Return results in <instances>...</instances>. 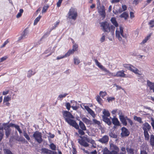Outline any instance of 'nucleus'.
<instances>
[{
	"instance_id": "nucleus-64",
	"label": "nucleus",
	"mask_w": 154,
	"mask_h": 154,
	"mask_svg": "<svg viewBox=\"0 0 154 154\" xmlns=\"http://www.w3.org/2000/svg\"><path fill=\"white\" fill-rule=\"evenodd\" d=\"M118 113V115H119V117H120V116H123V113L122 111L121 110H118L117 112Z\"/></svg>"
},
{
	"instance_id": "nucleus-6",
	"label": "nucleus",
	"mask_w": 154,
	"mask_h": 154,
	"mask_svg": "<svg viewBox=\"0 0 154 154\" xmlns=\"http://www.w3.org/2000/svg\"><path fill=\"white\" fill-rule=\"evenodd\" d=\"M97 8L98 12L101 17L104 18L106 17V9L103 5H101L100 0H97Z\"/></svg>"
},
{
	"instance_id": "nucleus-28",
	"label": "nucleus",
	"mask_w": 154,
	"mask_h": 154,
	"mask_svg": "<svg viewBox=\"0 0 154 154\" xmlns=\"http://www.w3.org/2000/svg\"><path fill=\"white\" fill-rule=\"evenodd\" d=\"M147 85L149 87L150 89L154 87V83L152 82L149 80L147 81Z\"/></svg>"
},
{
	"instance_id": "nucleus-52",
	"label": "nucleus",
	"mask_w": 154,
	"mask_h": 154,
	"mask_svg": "<svg viewBox=\"0 0 154 154\" xmlns=\"http://www.w3.org/2000/svg\"><path fill=\"white\" fill-rule=\"evenodd\" d=\"M16 140L19 141L23 142L25 141V139L23 137H17L16 139Z\"/></svg>"
},
{
	"instance_id": "nucleus-1",
	"label": "nucleus",
	"mask_w": 154,
	"mask_h": 154,
	"mask_svg": "<svg viewBox=\"0 0 154 154\" xmlns=\"http://www.w3.org/2000/svg\"><path fill=\"white\" fill-rule=\"evenodd\" d=\"M63 114L66 121L68 124L76 129H79V126L78 124L75 120L70 119H73L74 117L69 112L64 111L63 112Z\"/></svg>"
},
{
	"instance_id": "nucleus-32",
	"label": "nucleus",
	"mask_w": 154,
	"mask_h": 154,
	"mask_svg": "<svg viewBox=\"0 0 154 154\" xmlns=\"http://www.w3.org/2000/svg\"><path fill=\"white\" fill-rule=\"evenodd\" d=\"M134 120L137 121L140 123H143V122L142 121L141 118L140 117L134 116Z\"/></svg>"
},
{
	"instance_id": "nucleus-49",
	"label": "nucleus",
	"mask_w": 154,
	"mask_h": 154,
	"mask_svg": "<svg viewBox=\"0 0 154 154\" xmlns=\"http://www.w3.org/2000/svg\"><path fill=\"white\" fill-rule=\"evenodd\" d=\"M150 27L152 28L154 26V20H151L149 23Z\"/></svg>"
},
{
	"instance_id": "nucleus-47",
	"label": "nucleus",
	"mask_w": 154,
	"mask_h": 154,
	"mask_svg": "<svg viewBox=\"0 0 154 154\" xmlns=\"http://www.w3.org/2000/svg\"><path fill=\"white\" fill-rule=\"evenodd\" d=\"M105 39V35L104 34H103L102 35V36L100 38V41L101 42H103Z\"/></svg>"
},
{
	"instance_id": "nucleus-53",
	"label": "nucleus",
	"mask_w": 154,
	"mask_h": 154,
	"mask_svg": "<svg viewBox=\"0 0 154 154\" xmlns=\"http://www.w3.org/2000/svg\"><path fill=\"white\" fill-rule=\"evenodd\" d=\"M66 109L68 110H69L70 108L71 107V105L70 103H66V104L65 105Z\"/></svg>"
},
{
	"instance_id": "nucleus-29",
	"label": "nucleus",
	"mask_w": 154,
	"mask_h": 154,
	"mask_svg": "<svg viewBox=\"0 0 154 154\" xmlns=\"http://www.w3.org/2000/svg\"><path fill=\"white\" fill-rule=\"evenodd\" d=\"M35 73V72H33L32 70H29L27 72V76L29 78L32 75H34Z\"/></svg>"
},
{
	"instance_id": "nucleus-16",
	"label": "nucleus",
	"mask_w": 154,
	"mask_h": 154,
	"mask_svg": "<svg viewBox=\"0 0 154 154\" xmlns=\"http://www.w3.org/2000/svg\"><path fill=\"white\" fill-rule=\"evenodd\" d=\"M119 119L123 125L126 126L127 125L126 121L128 120V118L127 116H120Z\"/></svg>"
},
{
	"instance_id": "nucleus-45",
	"label": "nucleus",
	"mask_w": 154,
	"mask_h": 154,
	"mask_svg": "<svg viewBox=\"0 0 154 154\" xmlns=\"http://www.w3.org/2000/svg\"><path fill=\"white\" fill-rule=\"evenodd\" d=\"M4 151L5 154H13L11 151L7 149H4Z\"/></svg>"
},
{
	"instance_id": "nucleus-25",
	"label": "nucleus",
	"mask_w": 154,
	"mask_h": 154,
	"mask_svg": "<svg viewBox=\"0 0 154 154\" xmlns=\"http://www.w3.org/2000/svg\"><path fill=\"white\" fill-rule=\"evenodd\" d=\"M140 154H148L146 151V148L143 146H142L140 148Z\"/></svg>"
},
{
	"instance_id": "nucleus-37",
	"label": "nucleus",
	"mask_w": 154,
	"mask_h": 154,
	"mask_svg": "<svg viewBox=\"0 0 154 154\" xmlns=\"http://www.w3.org/2000/svg\"><path fill=\"white\" fill-rule=\"evenodd\" d=\"M23 12V10L22 9H20L19 10V12L16 15V17L17 18H19L21 17L22 15V14Z\"/></svg>"
},
{
	"instance_id": "nucleus-13",
	"label": "nucleus",
	"mask_w": 154,
	"mask_h": 154,
	"mask_svg": "<svg viewBox=\"0 0 154 154\" xmlns=\"http://www.w3.org/2000/svg\"><path fill=\"white\" fill-rule=\"evenodd\" d=\"M122 132L121 134L122 137H126L129 134V132L128 130L125 128L123 127L121 129Z\"/></svg>"
},
{
	"instance_id": "nucleus-24",
	"label": "nucleus",
	"mask_w": 154,
	"mask_h": 154,
	"mask_svg": "<svg viewBox=\"0 0 154 154\" xmlns=\"http://www.w3.org/2000/svg\"><path fill=\"white\" fill-rule=\"evenodd\" d=\"M111 21L112 24L115 26V27L118 26L119 24L116 21V18L115 17H112L111 19Z\"/></svg>"
},
{
	"instance_id": "nucleus-23",
	"label": "nucleus",
	"mask_w": 154,
	"mask_h": 154,
	"mask_svg": "<svg viewBox=\"0 0 154 154\" xmlns=\"http://www.w3.org/2000/svg\"><path fill=\"white\" fill-rule=\"evenodd\" d=\"M102 119L108 125H110L112 123L110 119L107 118V117H104L103 118H102Z\"/></svg>"
},
{
	"instance_id": "nucleus-61",
	"label": "nucleus",
	"mask_w": 154,
	"mask_h": 154,
	"mask_svg": "<svg viewBox=\"0 0 154 154\" xmlns=\"http://www.w3.org/2000/svg\"><path fill=\"white\" fill-rule=\"evenodd\" d=\"M115 100V98L114 97H108L107 98V100L109 102L110 101H112Z\"/></svg>"
},
{
	"instance_id": "nucleus-30",
	"label": "nucleus",
	"mask_w": 154,
	"mask_h": 154,
	"mask_svg": "<svg viewBox=\"0 0 154 154\" xmlns=\"http://www.w3.org/2000/svg\"><path fill=\"white\" fill-rule=\"evenodd\" d=\"M144 134L145 137V139L146 140H149V135L148 133V131H144Z\"/></svg>"
},
{
	"instance_id": "nucleus-41",
	"label": "nucleus",
	"mask_w": 154,
	"mask_h": 154,
	"mask_svg": "<svg viewBox=\"0 0 154 154\" xmlns=\"http://www.w3.org/2000/svg\"><path fill=\"white\" fill-rule=\"evenodd\" d=\"M49 7V6L48 5H45L43 8L42 10V13H45L46 12L47 10L48 9Z\"/></svg>"
},
{
	"instance_id": "nucleus-46",
	"label": "nucleus",
	"mask_w": 154,
	"mask_h": 154,
	"mask_svg": "<svg viewBox=\"0 0 154 154\" xmlns=\"http://www.w3.org/2000/svg\"><path fill=\"white\" fill-rule=\"evenodd\" d=\"M23 135L24 137L29 141L30 140V138L25 131H23Z\"/></svg>"
},
{
	"instance_id": "nucleus-56",
	"label": "nucleus",
	"mask_w": 154,
	"mask_h": 154,
	"mask_svg": "<svg viewBox=\"0 0 154 154\" xmlns=\"http://www.w3.org/2000/svg\"><path fill=\"white\" fill-rule=\"evenodd\" d=\"M114 86H116V90L120 89H122V90H124V89L122 88L121 86H119L116 84H114Z\"/></svg>"
},
{
	"instance_id": "nucleus-8",
	"label": "nucleus",
	"mask_w": 154,
	"mask_h": 154,
	"mask_svg": "<svg viewBox=\"0 0 154 154\" xmlns=\"http://www.w3.org/2000/svg\"><path fill=\"white\" fill-rule=\"evenodd\" d=\"M94 61L96 65L102 71L105 73V75H108L110 77H112V76L113 73L111 72L108 70L104 66L102 65L97 60H94Z\"/></svg>"
},
{
	"instance_id": "nucleus-7",
	"label": "nucleus",
	"mask_w": 154,
	"mask_h": 154,
	"mask_svg": "<svg viewBox=\"0 0 154 154\" xmlns=\"http://www.w3.org/2000/svg\"><path fill=\"white\" fill-rule=\"evenodd\" d=\"M123 66L125 68L128 69L136 75H142V73L140 71L131 65L124 64L123 65Z\"/></svg>"
},
{
	"instance_id": "nucleus-33",
	"label": "nucleus",
	"mask_w": 154,
	"mask_h": 154,
	"mask_svg": "<svg viewBox=\"0 0 154 154\" xmlns=\"http://www.w3.org/2000/svg\"><path fill=\"white\" fill-rule=\"evenodd\" d=\"M73 60L74 63L75 65H78L80 63V60L78 57H74L73 59Z\"/></svg>"
},
{
	"instance_id": "nucleus-11",
	"label": "nucleus",
	"mask_w": 154,
	"mask_h": 154,
	"mask_svg": "<svg viewBox=\"0 0 154 154\" xmlns=\"http://www.w3.org/2000/svg\"><path fill=\"white\" fill-rule=\"evenodd\" d=\"M125 71L123 70L119 71L116 73H113L112 76H116L117 77L126 78L127 77L124 73Z\"/></svg>"
},
{
	"instance_id": "nucleus-42",
	"label": "nucleus",
	"mask_w": 154,
	"mask_h": 154,
	"mask_svg": "<svg viewBox=\"0 0 154 154\" xmlns=\"http://www.w3.org/2000/svg\"><path fill=\"white\" fill-rule=\"evenodd\" d=\"M42 16H41L39 15L38 17H37L35 20L34 25H35L37 24L38 22L39 21L40 18H41Z\"/></svg>"
},
{
	"instance_id": "nucleus-36",
	"label": "nucleus",
	"mask_w": 154,
	"mask_h": 154,
	"mask_svg": "<svg viewBox=\"0 0 154 154\" xmlns=\"http://www.w3.org/2000/svg\"><path fill=\"white\" fill-rule=\"evenodd\" d=\"M82 120L87 124H88L90 123V120L85 117L82 118Z\"/></svg>"
},
{
	"instance_id": "nucleus-3",
	"label": "nucleus",
	"mask_w": 154,
	"mask_h": 154,
	"mask_svg": "<svg viewBox=\"0 0 154 154\" xmlns=\"http://www.w3.org/2000/svg\"><path fill=\"white\" fill-rule=\"evenodd\" d=\"M123 27L121 26H120L119 27H116V38L119 41L122 40V37L125 38L127 37L126 34L123 32Z\"/></svg>"
},
{
	"instance_id": "nucleus-27",
	"label": "nucleus",
	"mask_w": 154,
	"mask_h": 154,
	"mask_svg": "<svg viewBox=\"0 0 154 154\" xmlns=\"http://www.w3.org/2000/svg\"><path fill=\"white\" fill-rule=\"evenodd\" d=\"M120 17L124 18L125 20H126L128 17V15L126 12H124L120 16Z\"/></svg>"
},
{
	"instance_id": "nucleus-62",
	"label": "nucleus",
	"mask_w": 154,
	"mask_h": 154,
	"mask_svg": "<svg viewBox=\"0 0 154 154\" xmlns=\"http://www.w3.org/2000/svg\"><path fill=\"white\" fill-rule=\"evenodd\" d=\"M122 10L121 11H119L120 12H122V11H125L127 9V7L125 5H123L122 6Z\"/></svg>"
},
{
	"instance_id": "nucleus-14",
	"label": "nucleus",
	"mask_w": 154,
	"mask_h": 154,
	"mask_svg": "<svg viewBox=\"0 0 154 154\" xmlns=\"http://www.w3.org/2000/svg\"><path fill=\"white\" fill-rule=\"evenodd\" d=\"M109 140V137L107 135H104L98 140V141L102 143H106Z\"/></svg>"
},
{
	"instance_id": "nucleus-51",
	"label": "nucleus",
	"mask_w": 154,
	"mask_h": 154,
	"mask_svg": "<svg viewBox=\"0 0 154 154\" xmlns=\"http://www.w3.org/2000/svg\"><path fill=\"white\" fill-rule=\"evenodd\" d=\"M109 136L111 137H112L114 138H116L117 137V135L113 133L112 132L110 133L109 134Z\"/></svg>"
},
{
	"instance_id": "nucleus-34",
	"label": "nucleus",
	"mask_w": 154,
	"mask_h": 154,
	"mask_svg": "<svg viewBox=\"0 0 154 154\" xmlns=\"http://www.w3.org/2000/svg\"><path fill=\"white\" fill-rule=\"evenodd\" d=\"M72 43H73V44L72 46V50H73L74 52L78 50V46L76 44L74 43V42L73 41Z\"/></svg>"
},
{
	"instance_id": "nucleus-5",
	"label": "nucleus",
	"mask_w": 154,
	"mask_h": 154,
	"mask_svg": "<svg viewBox=\"0 0 154 154\" xmlns=\"http://www.w3.org/2000/svg\"><path fill=\"white\" fill-rule=\"evenodd\" d=\"M78 17L77 9L73 7H71L69 10L67 14V18L70 19L75 20Z\"/></svg>"
},
{
	"instance_id": "nucleus-18",
	"label": "nucleus",
	"mask_w": 154,
	"mask_h": 154,
	"mask_svg": "<svg viewBox=\"0 0 154 154\" xmlns=\"http://www.w3.org/2000/svg\"><path fill=\"white\" fill-rule=\"evenodd\" d=\"M103 115L102 116V117H108L109 116L110 113L108 110L105 109H103Z\"/></svg>"
},
{
	"instance_id": "nucleus-9",
	"label": "nucleus",
	"mask_w": 154,
	"mask_h": 154,
	"mask_svg": "<svg viewBox=\"0 0 154 154\" xmlns=\"http://www.w3.org/2000/svg\"><path fill=\"white\" fill-rule=\"evenodd\" d=\"M33 137L35 140L39 143H40L42 141V134L38 131H36L34 132Z\"/></svg>"
},
{
	"instance_id": "nucleus-38",
	"label": "nucleus",
	"mask_w": 154,
	"mask_h": 154,
	"mask_svg": "<svg viewBox=\"0 0 154 154\" xmlns=\"http://www.w3.org/2000/svg\"><path fill=\"white\" fill-rule=\"evenodd\" d=\"M103 154H113L112 152L110 151L107 148H105L103 152Z\"/></svg>"
},
{
	"instance_id": "nucleus-39",
	"label": "nucleus",
	"mask_w": 154,
	"mask_h": 154,
	"mask_svg": "<svg viewBox=\"0 0 154 154\" xmlns=\"http://www.w3.org/2000/svg\"><path fill=\"white\" fill-rule=\"evenodd\" d=\"M49 146L50 148L53 150H55L56 149V146L53 143H51L49 145Z\"/></svg>"
},
{
	"instance_id": "nucleus-44",
	"label": "nucleus",
	"mask_w": 154,
	"mask_h": 154,
	"mask_svg": "<svg viewBox=\"0 0 154 154\" xmlns=\"http://www.w3.org/2000/svg\"><path fill=\"white\" fill-rule=\"evenodd\" d=\"M126 152L125 147H122L121 148V152L119 154H126Z\"/></svg>"
},
{
	"instance_id": "nucleus-40",
	"label": "nucleus",
	"mask_w": 154,
	"mask_h": 154,
	"mask_svg": "<svg viewBox=\"0 0 154 154\" xmlns=\"http://www.w3.org/2000/svg\"><path fill=\"white\" fill-rule=\"evenodd\" d=\"M10 126L11 127H14L15 128H16L18 131H19V130H20V129L19 126L17 125H16L14 124H13L12 123H10Z\"/></svg>"
},
{
	"instance_id": "nucleus-26",
	"label": "nucleus",
	"mask_w": 154,
	"mask_h": 154,
	"mask_svg": "<svg viewBox=\"0 0 154 154\" xmlns=\"http://www.w3.org/2000/svg\"><path fill=\"white\" fill-rule=\"evenodd\" d=\"M150 143L151 145L152 146H154V136L152 134L150 135Z\"/></svg>"
},
{
	"instance_id": "nucleus-55",
	"label": "nucleus",
	"mask_w": 154,
	"mask_h": 154,
	"mask_svg": "<svg viewBox=\"0 0 154 154\" xmlns=\"http://www.w3.org/2000/svg\"><path fill=\"white\" fill-rule=\"evenodd\" d=\"M8 58L7 56H5L0 58V63L2 62L4 60H6Z\"/></svg>"
},
{
	"instance_id": "nucleus-2",
	"label": "nucleus",
	"mask_w": 154,
	"mask_h": 154,
	"mask_svg": "<svg viewBox=\"0 0 154 154\" xmlns=\"http://www.w3.org/2000/svg\"><path fill=\"white\" fill-rule=\"evenodd\" d=\"M80 139H78V143L82 146L84 147H88L89 146V144L87 142L90 143L92 145V146L96 148V144L95 141L93 139L88 138L87 136L83 137L79 136Z\"/></svg>"
},
{
	"instance_id": "nucleus-19",
	"label": "nucleus",
	"mask_w": 154,
	"mask_h": 154,
	"mask_svg": "<svg viewBox=\"0 0 154 154\" xmlns=\"http://www.w3.org/2000/svg\"><path fill=\"white\" fill-rule=\"evenodd\" d=\"M112 123L113 124L116 126H119L120 125V122L118 119L115 116L112 119Z\"/></svg>"
},
{
	"instance_id": "nucleus-48",
	"label": "nucleus",
	"mask_w": 154,
	"mask_h": 154,
	"mask_svg": "<svg viewBox=\"0 0 154 154\" xmlns=\"http://www.w3.org/2000/svg\"><path fill=\"white\" fill-rule=\"evenodd\" d=\"M100 94L101 97L102 98H103L106 95L107 93L106 92L100 91Z\"/></svg>"
},
{
	"instance_id": "nucleus-58",
	"label": "nucleus",
	"mask_w": 154,
	"mask_h": 154,
	"mask_svg": "<svg viewBox=\"0 0 154 154\" xmlns=\"http://www.w3.org/2000/svg\"><path fill=\"white\" fill-rule=\"evenodd\" d=\"M96 100L100 104L101 103L102 100L100 97L98 96L96 98Z\"/></svg>"
},
{
	"instance_id": "nucleus-31",
	"label": "nucleus",
	"mask_w": 154,
	"mask_h": 154,
	"mask_svg": "<svg viewBox=\"0 0 154 154\" xmlns=\"http://www.w3.org/2000/svg\"><path fill=\"white\" fill-rule=\"evenodd\" d=\"M41 151L42 154H48L49 150L46 148H42Z\"/></svg>"
},
{
	"instance_id": "nucleus-22",
	"label": "nucleus",
	"mask_w": 154,
	"mask_h": 154,
	"mask_svg": "<svg viewBox=\"0 0 154 154\" xmlns=\"http://www.w3.org/2000/svg\"><path fill=\"white\" fill-rule=\"evenodd\" d=\"M127 151L128 153L131 154H135V151L134 149L131 147H127L126 148Z\"/></svg>"
},
{
	"instance_id": "nucleus-59",
	"label": "nucleus",
	"mask_w": 154,
	"mask_h": 154,
	"mask_svg": "<svg viewBox=\"0 0 154 154\" xmlns=\"http://www.w3.org/2000/svg\"><path fill=\"white\" fill-rule=\"evenodd\" d=\"M93 121L95 124H96L98 125H99L100 124V122L99 121H98L95 119H93Z\"/></svg>"
},
{
	"instance_id": "nucleus-35",
	"label": "nucleus",
	"mask_w": 154,
	"mask_h": 154,
	"mask_svg": "<svg viewBox=\"0 0 154 154\" xmlns=\"http://www.w3.org/2000/svg\"><path fill=\"white\" fill-rule=\"evenodd\" d=\"M11 100V97L8 96L5 97L3 100V103H5L10 101Z\"/></svg>"
},
{
	"instance_id": "nucleus-10",
	"label": "nucleus",
	"mask_w": 154,
	"mask_h": 154,
	"mask_svg": "<svg viewBox=\"0 0 154 154\" xmlns=\"http://www.w3.org/2000/svg\"><path fill=\"white\" fill-rule=\"evenodd\" d=\"M109 143L110 149L111 150L113 154H119V148L113 143Z\"/></svg>"
},
{
	"instance_id": "nucleus-43",
	"label": "nucleus",
	"mask_w": 154,
	"mask_h": 154,
	"mask_svg": "<svg viewBox=\"0 0 154 154\" xmlns=\"http://www.w3.org/2000/svg\"><path fill=\"white\" fill-rule=\"evenodd\" d=\"M67 95V94L66 93H64L63 94H60L58 97V99H61L66 97V96Z\"/></svg>"
},
{
	"instance_id": "nucleus-57",
	"label": "nucleus",
	"mask_w": 154,
	"mask_h": 154,
	"mask_svg": "<svg viewBox=\"0 0 154 154\" xmlns=\"http://www.w3.org/2000/svg\"><path fill=\"white\" fill-rule=\"evenodd\" d=\"M27 35V33L26 32V31H23V33L21 35L24 38L26 37V36Z\"/></svg>"
},
{
	"instance_id": "nucleus-63",
	"label": "nucleus",
	"mask_w": 154,
	"mask_h": 154,
	"mask_svg": "<svg viewBox=\"0 0 154 154\" xmlns=\"http://www.w3.org/2000/svg\"><path fill=\"white\" fill-rule=\"evenodd\" d=\"M63 0H58L57 4V6L59 7L60 6Z\"/></svg>"
},
{
	"instance_id": "nucleus-21",
	"label": "nucleus",
	"mask_w": 154,
	"mask_h": 154,
	"mask_svg": "<svg viewBox=\"0 0 154 154\" xmlns=\"http://www.w3.org/2000/svg\"><path fill=\"white\" fill-rule=\"evenodd\" d=\"M79 121V125L81 128L82 130L85 131L86 130V128L84 124L80 120H78Z\"/></svg>"
},
{
	"instance_id": "nucleus-15",
	"label": "nucleus",
	"mask_w": 154,
	"mask_h": 154,
	"mask_svg": "<svg viewBox=\"0 0 154 154\" xmlns=\"http://www.w3.org/2000/svg\"><path fill=\"white\" fill-rule=\"evenodd\" d=\"M84 108L86 109L88 112L93 118L95 117V114L94 112L88 106L83 105Z\"/></svg>"
},
{
	"instance_id": "nucleus-4",
	"label": "nucleus",
	"mask_w": 154,
	"mask_h": 154,
	"mask_svg": "<svg viewBox=\"0 0 154 154\" xmlns=\"http://www.w3.org/2000/svg\"><path fill=\"white\" fill-rule=\"evenodd\" d=\"M100 26L104 32H111L112 34H114L115 27L113 26H109V23L106 22L101 23Z\"/></svg>"
},
{
	"instance_id": "nucleus-20",
	"label": "nucleus",
	"mask_w": 154,
	"mask_h": 154,
	"mask_svg": "<svg viewBox=\"0 0 154 154\" xmlns=\"http://www.w3.org/2000/svg\"><path fill=\"white\" fill-rule=\"evenodd\" d=\"M151 128L150 126L147 123L144 124L143 129L144 131H148Z\"/></svg>"
},
{
	"instance_id": "nucleus-50",
	"label": "nucleus",
	"mask_w": 154,
	"mask_h": 154,
	"mask_svg": "<svg viewBox=\"0 0 154 154\" xmlns=\"http://www.w3.org/2000/svg\"><path fill=\"white\" fill-rule=\"evenodd\" d=\"M70 104L71 106H75L77 105V103L74 100H72L70 101Z\"/></svg>"
},
{
	"instance_id": "nucleus-12",
	"label": "nucleus",
	"mask_w": 154,
	"mask_h": 154,
	"mask_svg": "<svg viewBox=\"0 0 154 154\" xmlns=\"http://www.w3.org/2000/svg\"><path fill=\"white\" fill-rule=\"evenodd\" d=\"M3 125L5 130V134L7 137H8L10 134L11 129H10V124L9 125L7 124L3 123Z\"/></svg>"
},
{
	"instance_id": "nucleus-60",
	"label": "nucleus",
	"mask_w": 154,
	"mask_h": 154,
	"mask_svg": "<svg viewBox=\"0 0 154 154\" xmlns=\"http://www.w3.org/2000/svg\"><path fill=\"white\" fill-rule=\"evenodd\" d=\"M65 57H65V55H62V56L60 55L59 56H58V57H57V60H59L62 59L63 58H65Z\"/></svg>"
},
{
	"instance_id": "nucleus-54",
	"label": "nucleus",
	"mask_w": 154,
	"mask_h": 154,
	"mask_svg": "<svg viewBox=\"0 0 154 154\" xmlns=\"http://www.w3.org/2000/svg\"><path fill=\"white\" fill-rule=\"evenodd\" d=\"M78 129V132L81 135H83L85 134V133L83 131V130L79 129V128Z\"/></svg>"
},
{
	"instance_id": "nucleus-17",
	"label": "nucleus",
	"mask_w": 154,
	"mask_h": 154,
	"mask_svg": "<svg viewBox=\"0 0 154 154\" xmlns=\"http://www.w3.org/2000/svg\"><path fill=\"white\" fill-rule=\"evenodd\" d=\"M152 35V33L149 34L140 43V44L143 45L147 42L150 38L151 35Z\"/></svg>"
}]
</instances>
